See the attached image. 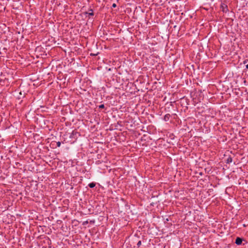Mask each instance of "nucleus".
<instances>
[{
  "instance_id": "3",
  "label": "nucleus",
  "mask_w": 248,
  "mask_h": 248,
  "mask_svg": "<svg viewBox=\"0 0 248 248\" xmlns=\"http://www.w3.org/2000/svg\"><path fill=\"white\" fill-rule=\"evenodd\" d=\"M222 10L224 12H227L228 11V8L227 5H222Z\"/></svg>"
},
{
  "instance_id": "5",
  "label": "nucleus",
  "mask_w": 248,
  "mask_h": 248,
  "mask_svg": "<svg viewBox=\"0 0 248 248\" xmlns=\"http://www.w3.org/2000/svg\"><path fill=\"white\" fill-rule=\"evenodd\" d=\"M88 186L90 188H93L95 186V184L94 183H90Z\"/></svg>"
},
{
  "instance_id": "8",
  "label": "nucleus",
  "mask_w": 248,
  "mask_h": 248,
  "mask_svg": "<svg viewBox=\"0 0 248 248\" xmlns=\"http://www.w3.org/2000/svg\"><path fill=\"white\" fill-rule=\"evenodd\" d=\"M105 106H104V105L103 104H102V105H100V106H99V108H104Z\"/></svg>"
},
{
  "instance_id": "2",
  "label": "nucleus",
  "mask_w": 248,
  "mask_h": 248,
  "mask_svg": "<svg viewBox=\"0 0 248 248\" xmlns=\"http://www.w3.org/2000/svg\"><path fill=\"white\" fill-rule=\"evenodd\" d=\"M170 114H167L165 115L164 116V120L165 121H168L169 120L170 118Z\"/></svg>"
},
{
  "instance_id": "1",
  "label": "nucleus",
  "mask_w": 248,
  "mask_h": 248,
  "mask_svg": "<svg viewBox=\"0 0 248 248\" xmlns=\"http://www.w3.org/2000/svg\"><path fill=\"white\" fill-rule=\"evenodd\" d=\"M243 240V239L240 237H237L235 240V243L236 244L239 245L242 244Z\"/></svg>"
},
{
  "instance_id": "6",
  "label": "nucleus",
  "mask_w": 248,
  "mask_h": 248,
  "mask_svg": "<svg viewBox=\"0 0 248 248\" xmlns=\"http://www.w3.org/2000/svg\"><path fill=\"white\" fill-rule=\"evenodd\" d=\"M141 245V241H139L137 243L138 248H139Z\"/></svg>"
},
{
  "instance_id": "9",
  "label": "nucleus",
  "mask_w": 248,
  "mask_h": 248,
  "mask_svg": "<svg viewBox=\"0 0 248 248\" xmlns=\"http://www.w3.org/2000/svg\"><path fill=\"white\" fill-rule=\"evenodd\" d=\"M91 11H92V12L91 13H89V15H90V16H93V10H91Z\"/></svg>"
},
{
  "instance_id": "13",
  "label": "nucleus",
  "mask_w": 248,
  "mask_h": 248,
  "mask_svg": "<svg viewBox=\"0 0 248 248\" xmlns=\"http://www.w3.org/2000/svg\"><path fill=\"white\" fill-rule=\"evenodd\" d=\"M88 223V221H86V222L84 223L83 224H86Z\"/></svg>"
},
{
  "instance_id": "4",
  "label": "nucleus",
  "mask_w": 248,
  "mask_h": 248,
  "mask_svg": "<svg viewBox=\"0 0 248 248\" xmlns=\"http://www.w3.org/2000/svg\"><path fill=\"white\" fill-rule=\"evenodd\" d=\"M232 161V158L231 157H229L226 160V163L228 164H229V163H231Z\"/></svg>"
},
{
  "instance_id": "7",
  "label": "nucleus",
  "mask_w": 248,
  "mask_h": 248,
  "mask_svg": "<svg viewBox=\"0 0 248 248\" xmlns=\"http://www.w3.org/2000/svg\"><path fill=\"white\" fill-rule=\"evenodd\" d=\"M56 144H57V147H60V146L61 145V143L60 141L57 142Z\"/></svg>"
},
{
  "instance_id": "12",
  "label": "nucleus",
  "mask_w": 248,
  "mask_h": 248,
  "mask_svg": "<svg viewBox=\"0 0 248 248\" xmlns=\"http://www.w3.org/2000/svg\"><path fill=\"white\" fill-rule=\"evenodd\" d=\"M246 68L248 69V64L246 65Z\"/></svg>"
},
{
  "instance_id": "11",
  "label": "nucleus",
  "mask_w": 248,
  "mask_h": 248,
  "mask_svg": "<svg viewBox=\"0 0 248 248\" xmlns=\"http://www.w3.org/2000/svg\"><path fill=\"white\" fill-rule=\"evenodd\" d=\"M248 61V60H245V61H244V63H246L247 62V61Z\"/></svg>"
},
{
  "instance_id": "10",
  "label": "nucleus",
  "mask_w": 248,
  "mask_h": 248,
  "mask_svg": "<svg viewBox=\"0 0 248 248\" xmlns=\"http://www.w3.org/2000/svg\"><path fill=\"white\" fill-rule=\"evenodd\" d=\"M112 7H114V8L116 7V4L115 3H113L112 4Z\"/></svg>"
}]
</instances>
